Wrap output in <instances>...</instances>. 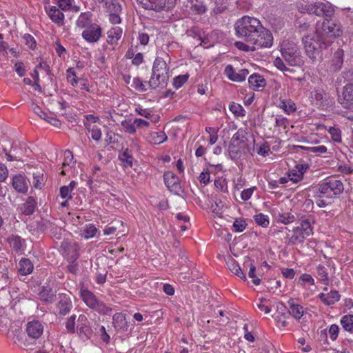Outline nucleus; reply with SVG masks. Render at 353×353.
<instances>
[{"label":"nucleus","mask_w":353,"mask_h":353,"mask_svg":"<svg viewBox=\"0 0 353 353\" xmlns=\"http://www.w3.org/2000/svg\"><path fill=\"white\" fill-rule=\"evenodd\" d=\"M10 246L16 252L21 251L25 245V239L18 235L12 234L7 239Z\"/></svg>","instance_id":"nucleus-26"},{"label":"nucleus","mask_w":353,"mask_h":353,"mask_svg":"<svg viewBox=\"0 0 353 353\" xmlns=\"http://www.w3.org/2000/svg\"><path fill=\"white\" fill-rule=\"evenodd\" d=\"M320 30L321 34L325 38L332 41V39L340 37L343 33L342 26L340 22L332 17L324 19Z\"/></svg>","instance_id":"nucleus-8"},{"label":"nucleus","mask_w":353,"mask_h":353,"mask_svg":"<svg viewBox=\"0 0 353 353\" xmlns=\"http://www.w3.org/2000/svg\"><path fill=\"white\" fill-rule=\"evenodd\" d=\"M112 323L114 328L118 332H127L129 330L128 322L126 320L125 315L121 312H117L112 317Z\"/></svg>","instance_id":"nucleus-18"},{"label":"nucleus","mask_w":353,"mask_h":353,"mask_svg":"<svg viewBox=\"0 0 353 353\" xmlns=\"http://www.w3.org/2000/svg\"><path fill=\"white\" fill-rule=\"evenodd\" d=\"M37 229L39 232L46 233L53 229L57 230V226L50 221L42 219L37 223Z\"/></svg>","instance_id":"nucleus-31"},{"label":"nucleus","mask_w":353,"mask_h":353,"mask_svg":"<svg viewBox=\"0 0 353 353\" xmlns=\"http://www.w3.org/2000/svg\"><path fill=\"white\" fill-rule=\"evenodd\" d=\"M270 152V145L268 144V143H264L262 145H261L256 151L257 154L262 157L268 156Z\"/></svg>","instance_id":"nucleus-64"},{"label":"nucleus","mask_w":353,"mask_h":353,"mask_svg":"<svg viewBox=\"0 0 353 353\" xmlns=\"http://www.w3.org/2000/svg\"><path fill=\"white\" fill-rule=\"evenodd\" d=\"M46 178L43 174L40 172H37L33 174V185L35 188L41 189L44 185Z\"/></svg>","instance_id":"nucleus-41"},{"label":"nucleus","mask_w":353,"mask_h":353,"mask_svg":"<svg viewBox=\"0 0 353 353\" xmlns=\"http://www.w3.org/2000/svg\"><path fill=\"white\" fill-rule=\"evenodd\" d=\"M60 10L67 11L70 10L72 0H56Z\"/></svg>","instance_id":"nucleus-61"},{"label":"nucleus","mask_w":353,"mask_h":353,"mask_svg":"<svg viewBox=\"0 0 353 353\" xmlns=\"http://www.w3.org/2000/svg\"><path fill=\"white\" fill-rule=\"evenodd\" d=\"M121 125L125 132L130 134H135L136 125L134 121L132 122L131 120L125 119L121 121Z\"/></svg>","instance_id":"nucleus-42"},{"label":"nucleus","mask_w":353,"mask_h":353,"mask_svg":"<svg viewBox=\"0 0 353 353\" xmlns=\"http://www.w3.org/2000/svg\"><path fill=\"white\" fill-rule=\"evenodd\" d=\"M12 186L18 192L26 193L28 190V185L24 176L18 174L12 178Z\"/></svg>","instance_id":"nucleus-24"},{"label":"nucleus","mask_w":353,"mask_h":353,"mask_svg":"<svg viewBox=\"0 0 353 353\" xmlns=\"http://www.w3.org/2000/svg\"><path fill=\"white\" fill-rule=\"evenodd\" d=\"M23 39L25 41L26 44L30 49L34 50L36 48V41L32 35H30V34H25L23 36Z\"/></svg>","instance_id":"nucleus-63"},{"label":"nucleus","mask_w":353,"mask_h":353,"mask_svg":"<svg viewBox=\"0 0 353 353\" xmlns=\"http://www.w3.org/2000/svg\"><path fill=\"white\" fill-rule=\"evenodd\" d=\"M132 83V86L138 91L145 92L148 90L146 85L148 84L145 83V81L143 82L139 77L134 78Z\"/></svg>","instance_id":"nucleus-52"},{"label":"nucleus","mask_w":353,"mask_h":353,"mask_svg":"<svg viewBox=\"0 0 353 353\" xmlns=\"http://www.w3.org/2000/svg\"><path fill=\"white\" fill-rule=\"evenodd\" d=\"M101 28L98 24L93 23L83 31L82 37L88 42L95 43L101 37Z\"/></svg>","instance_id":"nucleus-12"},{"label":"nucleus","mask_w":353,"mask_h":353,"mask_svg":"<svg viewBox=\"0 0 353 353\" xmlns=\"http://www.w3.org/2000/svg\"><path fill=\"white\" fill-rule=\"evenodd\" d=\"M123 30L119 27H114L107 32L108 42L110 44H117V41L121 39Z\"/></svg>","instance_id":"nucleus-30"},{"label":"nucleus","mask_w":353,"mask_h":353,"mask_svg":"<svg viewBox=\"0 0 353 353\" xmlns=\"http://www.w3.org/2000/svg\"><path fill=\"white\" fill-rule=\"evenodd\" d=\"M292 232L293 234L289 239L288 244L293 245L298 243H303L307 237L306 234L298 227L294 228Z\"/></svg>","instance_id":"nucleus-27"},{"label":"nucleus","mask_w":353,"mask_h":353,"mask_svg":"<svg viewBox=\"0 0 353 353\" xmlns=\"http://www.w3.org/2000/svg\"><path fill=\"white\" fill-rule=\"evenodd\" d=\"M236 36L244 41H236L235 46L245 52H254L261 48H269L273 44V36L270 30L263 27L256 18L243 16L234 25Z\"/></svg>","instance_id":"nucleus-1"},{"label":"nucleus","mask_w":353,"mask_h":353,"mask_svg":"<svg viewBox=\"0 0 353 353\" xmlns=\"http://www.w3.org/2000/svg\"><path fill=\"white\" fill-rule=\"evenodd\" d=\"M303 12L315 14L318 17H322L324 19L333 17L335 10L330 3L314 2L302 6Z\"/></svg>","instance_id":"nucleus-6"},{"label":"nucleus","mask_w":353,"mask_h":353,"mask_svg":"<svg viewBox=\"0 0 353 353\" xmlns=\"http://www.w3.org/2000/svg\"><path fill=\"white\" fill-rule=\"evenodd\" d=\"M56 306L58 310V314L61 316H65L68 314L73 307L70 297L65 294H59L58 301Z\"/></svg>","instance_id":"nucleus-13"},{"label":"nucleus","mask_w":353,"mask_h":353,"mask_svg":"<svg viewBox=\"0 0 353 353\" xmlns=\"http://www.w3.org/2000/svg\"><path fill=\"white\" fill-rule=\"evenodd\" d=\"M79 323L77 327V331L79 336L84 339H90L92 335V330L88 325V319L85 316L80 315L78 319Z\"/></svg>","instance_id":"nucleus-15"},{"label":"nucleus","mask_w":353,"mask_h":353,"mask_svg":"<svg viewBox=\"0 0 353 353\" xmlns=\"http://www.w3.org/2000/svg\"><path fill=\"white\" fill-rule=\"evenodd\" d=\"M60 249L67 261H77L79 256L78 245L74 242L64 240Z\"/></svg>","instance_id":"nucleus-11"},{"label":"nucleus","mask_w":353,"mask_h":353,"mask_svg":"<svg viewBox=\"0 0 353 353\" xmlns=\"http://www.w3.org/2000/svg\"><path fill=\"white\" fill-rule=\"evenodd\" d=\"M255 272H256V267H255V265L252 263H250V270H249V272H248V276H249V277L253 279H252V283L255 285H259L261 283V279H259V278H256V274H255Z\"/></svg>","instance_id":"nucleus-55"},{"label":"nucleus","mask_w":353,"mask_h":353,"mask_svg":"<svg viewBox=\"0 0 353 353\" xmlns=\"http://www.w3.org/2000/svg\"><path fill=\"white\" fill-rule=\"evenodd\" d=\"M122 224V222L117 221L115 223H112L106 226V228L104 229L103 232L105 235H110L113 234L116 232L117 230V227L116 225Z\"/></svg>","instance_id":"nucleus-56"},{"label":"nucleus","mask_w":353,"mask_h":353,"mask_svg":"<svg viewBox=\"0 0 353 353\" xmlns=\"http://www.w3.org/2000/svg\"><path fill=\"white\" fill-rule=\"evenodd\" d=\"M278 107L283 109L288 114L295 112L296 109L295 103L291 100H280Z\"/></svg>","instance_id":"nucleus-37"},{"label":"nucleus","mask_w":353,"mask_h":353,"mask_svg":"<svg viewBox=\"0 0 353 353\" xmlns=\"http://www.w3.org/2000/svg\"><path fill=\"white\" fill-rule=\"evenodd\" d=\"M340 323L345 331L353 334V314L344 315L341 319Z\"/></svg>","instance_id":"nucleus-35"},{"label":"nucleus","mask_w":353,"mask_h":353,"mask_svg":"<svg viewBox=\"0 0 353 353\" xmlns=\"http://www.w3.org/2000/svg\"><path fill=\"white\" fill-rule=\"evenodd\" d=\"M164 182L170 192L179 194L181 187L179 178L172 172H167L163 175Z\"/></svg>","instance_id":"nucleus-14"},{"label":"nucleus","mask_w":353,"mask_h":353,"mask_svg":"<svg viewBox=\"0 0 353 353\" xmlns=\"http://www.w3.org/2000/svg\"><path fill=\"white\" fill-rule=\"evenodd\" d=\"M254 219L258 225L263 228H267L269 225L270 221L268 216L262 213L254 215Z\"/></svg>","instance_id":"nucleus-43"},{"label":"nucleus","mask_w":353,"mask_h":353,"mask_svg":"<svg viewBox=\"0 0 353 353\" xmlns=\"http://www.w3.org/2000/svg\"><path fill=\"white\" fill-rule=\"evenodd\" d=\"M168 71L169 67L166 61L161 57H157L153 63L152 76L145 83L151 89L166 86L169 79Z\"/></svg>","instance_id":"nucleus-5"},{"label":"nucleus","mask_w":353,"mask_h":353,"mask_svg":"<svg viewBox=\"0 0 353 353\" xmlns=\"http://www.w3.org/2000/svg\"><path fill=\"white\" fill-rule=\"evenodd\" d=\"M45 10L47 12L50 19L59 26L64 24V14L59 8L56 6L45 7Z\"/></svg>","instance_id":"nucleus-19"},{"label":"nucleus","mask_w":353,"mask_h":353,"mask_svg":"<svg viewBox=\"0 0 353 353\" xmlns=\"http://www.w3.org/2000/svg\"><path fill=\"white\" fill-rule=\"evenodd\" d=\"M224 72L230 80L236 82L245 81L247 75L249 74L247 69H241L236 72L232 65H228L225 68Z\"/></svg>","instance_id":"nucleus-16"},{"label":"nucleus","mask_w":353,"mask_h":353,"mask_svg":"<svg viewBox=\"0 0 353 353\" xmlns=\"http://www.w3.org/2000/svg\"><path fill=\"white\" fill-rule=\"evenodd\" d=\"M97 232V229L93 224H88L85 225L82 236L85 239H90L94 236Z\"/></svg>","instance_id":"nucleus-49"},{"label":"nucleus","mask_w":353,"mask_h":353,"mask_svg":"<svg viewBox=\"0 0 353 353\" xmlns=\"http://www.w3.org/2000/svg\"><path fill=\"white\" fill-rule=\"evenodd\" d=\"M191 10L198 14H203L206 12L207 8L202 1L195 0L191 2Z\"/></svg>","instance_id":"nucleus-39"},{"label":"nucleus","mask_w":353,"mask_h":353,"mask_svg":"<svg viewBox=\"0 0 353 353\" xmlns=\"http://www.w3.org/2000/svg\"><path fill=\"white\" fill-rule=\"evenodd\" d=\"M228 269L235 275L241 278L242 280L245 281L246 277L243 272L238 263L232 258H229L226 262Z\"/></svg>","instance_id":"nucleus-28"},{"label":"nucleus","mask_w":353,"mask_h":353,"mask_svg":"<svg viewBox=\"0 0 353 353\" xmlns=\"http://www.w3.org/2000/svg\"><path fill=\"white\" fill-rule=\"evenodd\" d=\"M137 1L145 9L161 11L172 9L176 5V0H137Z\"/></svg>","instance_id":"nucleus-10"},{"label":"nucleus","mask_w":353,"mask_h":353,"mask_svg":"<svg viewBox=\"0 0 353 353\" xmlns=\"http://www.w3.org/2000/svg\"><path fill=\"white\" fill-rule=\"evenodd\" d=\"M67 80L73 87L77 85L78 78L76 75V72L72 68H69L66 71Z\"/></svg>","instance_id":"nucleus-51"},{"label":"nucleus","mask_w":353,"mask_h":353,"mask_svg":"<svg viewBox=\"0 0 353 353\" xmlns=\"http://www.w3.org/2000/svg\"><path fill=\"white\" fill-rule=\"evenodd\" d=\"M37 207V202L36 199L32 196H28L26 201L20 206L19 209L21 213L26 216L32 215Z\"/></svg>","instance_id":"nucleus-20"},{"label":"nucleus","mask_w":353,"mask_h":353,"mask_svg":"<svg viewBox=\"0 0 353 353\" xmlns=\"http://www.w3.org/2000/svg\"><path fill=\"white\" fill-rule=\"evenodd\" d=\"M256 189V188L252 187L248 189L243 190L241 193V198L243 201H246L249 200L252 196L254 191Z\"/></svg>","instance_id":"nucleus-60"},{"label":"nucleus","mask_w":353,"mask_h":353,"mask_svg":"<svg viewBox=\"0 0 353 353\" xmlns=\"http://www.w3.org/2000/svg\"><path fill=\"white\" fill-rule=\"evenodd\" d=\"M119 159L125 163V166L132 167L133 165V157L128 148L119 155Z\"/></svg>","instance_id":"nucleus-40"},{"label":"nucleus","mask_w":353,"mask_h":353,"mask_svg":"<svg viewBox=\"0 0 353 353\" xmlns=\"http://www.w3.org/2000/svg\"><path fill=\"white\" fill-rule=\"evenodd\" d=\"M247 132L240 128L237 130V132L232 136L230 142H232V148H235L234 145V142H240V143H250L248 138L247 137Z\"/></svg>","instance_id":"nucleus-32"},{"label":"nucleus","mask_w":353,"mask_h":353,"mask_svg":"<svg viewBox=\"0 0 353 353\" xmlns=\"http://www.w3.org/2000/svg\"><path fill=\"white\" fill-rule=\"evenodd\" d=\"M303 216H301L300 220L301 221V226H297L301 229L306 236H309L313 234V227L312 223H314L313 218L303 219Z\"/></svg>","instance_id":"nucleus-29"},{"label":"nucleus","mask_w":353,"mask_h":353,"mask_svg":"<svg viewBox=\"0 0 353 353\" xmlns=\"http://www.w3.org/2000/svg\"><path fill=\"white\" fill-rule=\"evenodd\" d=\"M316 277L320 281H321L325 285H328V272L327 268L325 266L322 265H318L316 268Z\"/></svg>","instance_id":"nucleus-36"},{"label":"nucleus","mask_w":353,"mask_h":353,"mask_svg":"<svg viewBox=\"0 0 353 353\" xmlns=\"http://www.w3.org/2000/svg\"><path fill=\"white\" fill-rule=\"evenodd\" d=\"M320 300L326 305H331L339 301L341 295L337 290H332L327 294L320 293Z\"/></svg>","instance_id":"nucleus-22"},{"label":"nucleus","mask_w":353,"mask_h":353,"mask_svg":"<svg viewBox=\"0 0 353 353\" xmlns=\"http://www.w3.org/2000/svg\"><path fill=\"white\" fill-rule=\"evenodd\" d=\"M73 161V154L70 150H65L64 152V161L62 163V167L70 166Z\"/></svg>","instance_id":"nucleus-58"},{"label":"nucleus","mask_w":353,"mask_h":353,"mask_svg":"<svg viewBox=\"0 0 353 353\" xmlns=\"http://www.w3.org/2000/svg\"><path fill=\"white\" fill-rule=\"evenodd\" d=\"M288 176L290 181L294 183H298L303 179V172L300 170L299 172L296 170H292L288 173Z\"/></svg>","instance_id":"nucleus-53"},{"label":"nucleus","mask_w":353,"mask_h":353,"mask_svg":"<svg viewBox=\"0 0 353 353\" xmlns=\"http://www.w3.org/2000/svg\"><path fill=\"white\" fill-rule=\"evenodd\" d=\"M344 190L343 182L335 178L328 177L319 185V194L316 196V203L320 208L331 204L339 198Z\"/></svg>","instance_id":"nucleus-2"},{"label":"nucleus","mask_w":353,"mask_h":353,"mask_svg":"<svg viewBox=\"0 0 353 353\" xmlns=\"http://www.w3.org/2000/svg\"><path fill=\"white\" fill-rule=\"evenodd\" d=\"M91 16L92 14L90 12L81 13L77 21V26L79 28H85V29L87 27L93 25L90 19Z\"/></svg>","instance_id":"nucleus-34"},{"label":"nucleus","mask_w":353,"mask_h":353,"mask_svg":"<svg viewBox=\"0 0 353 353\" xmlns=\"http://www.w3.org/2000/svg\"><path fill=\"white\" fill-rule=\"evenodd\" d=\"M302 42L306 55L312 62L319 60L321 52L328 48L333 43L331 39L323 37L319 30H316L312 34L303 36Z\"/></svg>","instance_id":"nucleus-4"},{"label":"nucleus","mask_w":353,"mask_h":353,"mask_svg":"<svg viewBox=\"0 0 353 353\" xmlns=\"http://www.w3.org/2000/svg\"><path fill=\"white\" fill-rule=\"evenodd\" d=\"M229 109L236 117L245 116V110L240 104L232 102L230 104Z\"/></svg>","instance_id":"nucleus-47"},{"label":"nucleus","mask_w":353,"mask_h":353,"mask_svg":"<svg viewBox=\"0 0 353 353\" xmlns=\"http://www.w3.org/2000/svg\"><path fill=\"white\" fill-rule=\"evenodd\" d=\"M215 187L221 192H228L227 181L225 179H218L214 181Z\"/></svg>","instance_id":"nucleus-57"},{"label":"nucleus","mask_w":353,"mask_h":353,"mask_svg":"<svg viewBox=\"0 0 353 353\" xmlns=\"http://www.w3.org/2000/svg\"><path fill=\"white\" fill-rule=\"evenodd\" d=\"M313 98L317 101L322 102L325 99V91L320 88H316L312 92Z\"/></svg>","instance_id":"nucleus-59"},{"label":"nucleus","mask_w":353,"mask_h":353,"mask_svg":"<svg viewBox=\"0 0 353 353\" xmlns=\"http://www.w3.org/2000/svg\"><path fill=\"white\" fill-rule=\"evenodd\" d=\"M247 224L243 219H236L233 223V227L235 232H241L246 228Z\"/></svg>","instance_id":"nucleus-54"},{"label":"nucleus","mask_w":353,"mask_h":353,"mask_svg":"<svg viewBox=\"0 0 353 353\" xmlns=\"http://www.w3.org/2000/svg\"><path fill=\"white\" fill-rule=\"evenodd\" d=\"M328 132L331 136V138L334 142L336 143H341V131L339 128H336L335 126L330 127L328 129Z\"/></svg>","instance_id":"nucleus-45"},{"label":"nucleus","mask_w":353,"mask_h":353,"mask_svg":"<svg viewBox=\"0 0 353 353\" xmlns=\"http://www.w3.org/2000/svg\"><path fill=\"white\" fill-rule=\"evenodd\" d=\"M255 139L254 136H252V141L250 143H240V142H234V145L235 148H232V142H230L228 146V153L229 156L233 161H236L239 159L243 154L245 152L250 153L251 155H253L255 148H254Z\"/></svg>","instance_id":"nucleus-9"},{"label":"nucleus","mask_w":353,"mask_h":353,"mask_svg":"<svg viewBox=\"0 0 353 353\" xmlns=\"http://www.w3.org/2000/svg\"><path fill=\"white\" fill-rule=\"evenodd\" d=\"M188 78H189L188 74L179 75L176 77H174V80H173L174 87L176 89L180 88L185 84V83L188 81Z\"/></svg>","instance_id":"nucleus-50"},{"label":"nucleus","mask_w":353,"mask_h":353,"mask_svg":"<svg viewBox=\"0 0 353 353\" xmlns=\"http://www.w3.org/2000/svg\"><path fill=\"white\" fill-rule=\"evenodd\" d=\"M75 319L76 316H71L66 321L65 327L68 332L74 333L75 332Z\"/></svg>","instance_id":"nucleus-62"},{"label":"nucleus","mask_w":353,"mask_h":353,"mask_svg":"<svg viewBox=\"0 0 353 353\" xmlns=\"http://www.w3.org/2000/svg\"><path fill=\"white\" fill-rule=\"evenodd\" d=\"M150 139L151 143L154 144H160L165 141L168 137L164 132L160 131L151 133Z\"/></svg>","instance_id":"nucleus-38"},{"label":"nucleus","mask_w":353,"mask_h":353,"mask_svg":"<svg viewBox=\"0 0 353 353\" xmlns=\"http://www.w3.org/2000/svg\"><path fill=\"white\" fill-rule=\"evenodd\" d=\"M39 299L46 303H52L56 300V294L52 288L43 287L39 294Z\"/></svg>","instance_id":"nucleus-25"},{"label":"nucleus","mask_w":353,"mask_h":353,"mask_svg":"<svg viewBox=\"0 0 353 353\" xmlns=\"http://www.w3.org/2000/svg\"><path fill=\"white\" fill-rule=\"evenodd\" d=\"M250 87L254 90H259L266 85V80L263 76L258 74H253L248 79Z\"/></svg>","instance_id":"nucleus-23"},{"label":"nucleus","mask_w":353,"mask_h":353,"mask_svg":"<svg viewBox=\"0 0 353 353\" xmlns=\"http://www.w3.org/2000/svg\"><path fill=\"white\" fill-rule=\"evenodd\" d=\"M344 52L342 49L338 48L334 52L331 60L330 70L333 72L339 71L343 63Z\"/></svg>","instance_id":"nucleus-21"},{"label":"nucleus","mask_w":353,"mask_h":353,"mask_svg":"<svg viewBox=\"0 0 353 353\" xmlns=\"http://www.w3.org/2000/svg\"><path fill=\"white\" fill-rule=\"evenodd\" d=\"M109 13L121 14L122 8L117 0H111L106 6Z\"/></svg>","instance_id":"nucleus-46"},{"label":"nucleus","mask_w":353,"mask_h":353,"mask_svg":"<svg viewBox=\"0 0 353 353\" xmlns=\"http://www.w3.org/2000/svg\"><path fill=\"white\" fill-rule=\"evenodd\" d=\"M293 308L288 310V314L292 316L296 319H300L304 313L303 308L301 305H293Z\"/></svg>","instance_id":"nucleus-44"},{"label":"nucleus","mask_w":353,"mask_h":353,"mask_svg":"<svg viewBox=\"0 0 353 353\" xmlns=\"http://www.w3.org/2000/svg\"><path fill=\"white\" fill-rule=\"evenodd\" d=\"M282 58L276 57L274 65L283 72H292L284 63L283 60L291 66H301L304 63L303 57L298 46L292 42L285 41L281 45Z\"/></svg>","instance_id":"nucleus-3"},{"label":"nucleus","mask_w":353,"mask_h":353,"mask_svg":"<svg viewBox=\"0 0 353 353\" xmlns=\"http://www.w3.org/2000/svg\"><path fill=\"white\" fill-rule=\"evenodd\" d=\"M294 215L292 214L290 212H283L279 214L278 216V221L283 223L288 224L290 223H293L295 221Z\"/></svg>","instance_id":"nucleus-48"},{"label":"nucleus","mask_w":353,"mask_h":353,"mask_svg":"<svg viewBox=\"0 0 353 353\" xmlns=\"http://www.w3.org/2000/svg\"><path fill=\"white\" fill-rule=\"evenodd\" d=\"M81 297L88 307L100 314L107 315L112 311L111 307L99 301L96 296L88 290H81Z\"/></svg>","instance_id":"nucleus-7"},{"label":"nucleus","mask_w":353,"mask_h":353,"mask_svg":"<svg viewBox=\"0 0 353 353\" xmlns=\"http://www.w3.org/2000/svg\"><path fill=\"white\" fill-rule=\"evenodd\" d=\"M26 332L29 337L37 339L43 332V325L38 320L30 321L26 325Z\"/></svg>","instance_id":"nucleus-17"},{"label":"nucleus","mask_w":353,"mask_h":353,"mask_svg":"<svg viewBox=\"0 0 353 353\" xmlns=\"http://www.w3.org/2000/svg\"><path fill=\"white\" fill-rule=\"evenodd\" d=\"M19 272L21 275L29 274L33 270V264L29 259H21L19 263Z\"/></svg>","instance_id":"nucleus-33"}]
</instances>
